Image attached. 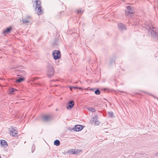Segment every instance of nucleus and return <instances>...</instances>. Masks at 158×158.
I'll use <instances>...</instances> for the list:
<instances>
[{"label":"nucleus","instance_id":"14","mask_svg":"<svg viewBox=\"0 0 158 158\" xmlns=\"http://www.w3.org/2000/svg\"><path fill=\"white\" fill-rule=\"evenodd\" d=\"M127 10H128L127 11V13H127V14L128 15L130 13H131V14H132L133 13V12H131V8L130 7V6H128L127 7Z\"/></svg>","mask_w":158,"mask_h":158},{"label":"nucleus","instance_id":"20","mask_svg":"<svg viewBox=\"0 0 158 158\" xmlns=\"http://www.w3.org/2000/svg\"><path fill=\"white\" fill-rule=\"evenodd\" d=\"M78 89H81L82 90H83L82 88L81 87H78Z\"/></svg>","mask_w":158,"mask_h":158},{"label":"nucleus","instance_id":"22","mask_svg":"<svg viewBox=\"0 0 158 158\" xmlns=\"http://www.w3.org/2000/svg\"><path fill=\"white\" fill-rule=\"evenodd\" d=\"M96 118V119H97V118H98V117L97 116H95L94 118Z\"/></svg>","mask_w":158,"mask_h":158},{"label":"nucleus","instance_id":"17","mask_svg":"<svg viewBox=\"0 0 158 158\" xmlns=\"http://www.w3.org/2000/svg\"><path fill=\"white\" fill-rule=\"evenodd\" d=\"M95 93L96 94H100V92L98 90H97L95 92Z\"/></svg>","mask_w":158,"mask_h":158},{"label":"nucleus","instance_id":"18","mask_svg":"<svg viewBox=\"0 0 158 158\" xmlns=\"http://www.w3.org/2000/svg\"><path fill=\"white\" fill-rule=\"evenodd\" d=\"M100 124V122L98 121H96L95 123V124L96 125H98Z\"/></svg>","mask_w":158,"mask_h":158},{"label":"nucleus","instance_id":"11","mask_svg":"<svg viewBox=\"0 0 158 158\" xmlns=\"http://www.w3.org/2000/svg\"><path fill=\"white\" fill-rule=\"evenodd\" d=\"M78 152V150H75L74 149H72V150H71L69 151V152L70 153L72 154H74L75 153H77Z\"/></svg>","mask_w":158,"mask_h":158},{"label":"nucleus","instance_id":"2","mask_svg":"<svg viewBox=\"0 0 158 158\" xmlns=\"http://www.w3.org/2000/svg\"><path fill=\"white\" fill-rule=\"evenodd\" d=\"M52 56L55 60L59 59L60 56V52L57 50L54 51L52 52Z\"/></svg>","mask_w":158,"mask_h":158},{"label":"nucleus","instance_id":"15","mask_svg":"<svg viewBox=\"0 0 158 158\" xmlns=\"http://www.w3.org/2000/svg\"><path fill=\"white\" fill-rule=\"evenodd\" d=\"M88 110L92 112H94L95 110V109L94 108L90 107H89L88 108Z\"/></svg>","mask_w":158,"mask_h":158},{"label":"nucleus","instance_id":"23","mask_svg":"<svg viewBox=\"0 0 158 158\" xmlns=\"http://www.w3.org/2000/svg\"><path fill=\"white\" fill-rule=\"evenodd\" d=\"M156 156H158V153L156 154Z\"/></svg>","mask_w":158,"mask_h":158},{"label":"nucleus","instance_id":"8","mask_svg":"<svg viewBox=\"0 0 158 158\" xmlns=\"http://www.w3.org/2000/svg\"><path fill=\"white\" fill-rule=\"evenodd\" d=\"M1 143L2 145L4 147H7V143L5 140H1Z\"/></svg>","mask_w":158,"mask_h":158},{"label":"nucleus","instance_id":"13","mask_svg":"<svg viewBox=\"0 0 158 158\" xmlns=\"http://www.w3.org/2000/svg\"><path fill=\"white\" fill-rule=\"evenodd\" d=\"M60 144V142L58 140H56L54 142V144L56 146H59Z\"/></svg>","mask_w":158,"mask_h":158},{"label":"nucleus","instance_id":"7","mask_svg":"<svg viewBox=\"0 0 158 158\" xmlns=\"http://www.w3.org/2000/svg\"><path fill=\"white\" fill-rule=\"evenodd\" d=\"M12 27H9L6 28V30L3 31L4 33H9L12 30Z\"/></svg>","mask_w":158,"mask_h":158},{"label":"nucleus","instance_id":"1","mask_svg":"<svg viewBox=\"0 0 158 158\" xmlns=\"http://www.w3.org/2000/svg\"><path fill=\"white\" fill-rule=\"evenodd\" d=\"M33 6H35V11L38 15H40L43 13V10L41 6L40 0H32Z\"/></svg>","mask_w":158,"mask_h":158},{"label":"nucleus","instance_id":"19","mask_svg":"<svg viewBox=\"0 0 158 158\" xmlns=\"http://www.w3.org/2000/svg\"><path fill=\"white\" fill-rule=\"evenodd\" d=\"M73 88L74 89H78V87H73Z\"/></svg>","mask_w":158,"mask_h":158},{"label":"nucleus","instance_id":"21","mask_svg":"<svg viewBox=\"0 0 158 158\" xmlns=\"http://www.w3.org/2000/svg\"><path fill=\"white\" fill-rule=\"evenodd\" d=\"M69 88H70L71 91H72V88H73V87H71V86H69Z\"/></svg>","mask_w":158,"mask_h":158},{"label":"nucleus","instance_id":"3","mask_svg":"<svg viewBox=\"0 0 158 158\" xmlns=\"http://www.w3.org/2000/svg\"><path fill=\"white\" fill-rule=\"evenodd\" d=\"M54 71V69L52 67H50L49 68L48 71V76L50 77H52L53 75Z\"/></svg>","mask_w":158,"mask_h":158},{"label":"nucleus","instance_id":"12","mask_svg":"<svg viewBox=\"0 0 158 158\" xmlns=\"http://www.w3.org/2000/svg\"><path fill=\"white\" fill-rule=\"evenodd\" d=\"M31 19L30 17H28L26 19H24L23 20V22L24 23H29L30 21V19Z\"/></svg>","mask_w":158,"mask_h":158},{"label":"nucleus","instance_id":"10","mask_svg":"<svg viewBox=\"0 0 158 158\" xmlns=\"http://www.w3.org/2000/svg\"><path fill=\"white\" fill-rule=\"evenodd\" d=\"M25 79L23 77H19L18 79L16 80V82H19L20 83L22 82V81H23L25 80Z\"/></svg>","mask_w":158,"mask_h":158},{"label":"nucleus","instance_id":"9","mask_svg":"<svg viewBox=\"0 0 158 158\" xmlns=\"http://www.w3.org/2000/svg\"><path fill=\"white\" fill-rule=\"evenodd\" d=\"M51 117V116L49 115H45L44 117L43 120L44 121H48L50 118Z\"/></svg>","mask_w":158,"mask_h":158},{"label":"nucleus","instance_id":"6","mask_svg":"<svg viewBox=\"0 0 158 158\" xmlns=\"http://www.w3.org/2000/svg\"><path fill=\"white\" fill-rule=\"evenodd\" d=\"M83 128L82 126L80 125H76L75 126V129L76 131H79L81 130Z\"/></svg>","mask_w":158,"mask_h":158},{"label":"nucleus","instance_id":"16","mask_svg":"<svg viewBox=\"0 0 158 158\" xmlns=\"http://www.w3.org/2000/svg\"><path fill=\"white\" fill-rule=\"evenodd\" d=\"M15 89L12 88L10 89L9 90V93L11 94H13V92L14 91Z\"/></svg>","mask_w":158,"mask_h":158},{"label":"nucleus","instance_id":"5","mask_svg":"<svg viewBox=\"0 0 158 158\" xmlns=\"http://www.w3.org/2000/svg\"><path fill=\"white\" fill-rule=\"evenodd\" d=\"M68 106L67 107V108L68 109H70L72 108L74 105V103L73 101H72L68 103Z\"/></svg>","mask_w":158,"mask_h":158},{"label":"nucleus","instance_id":"4","mask_svg":"<svg viewBox=\"0 0 158 158\" xmlns=\"http://www.w3.org/2000/svg\"><path fill=\"white\" fill-rule=\"evenodd\" d=\"M18 134V131L14 128L11 129L10 130V134L12 136H15Z\"/></svg>","mask_w":158,"mask_h":158}]
</instances>
